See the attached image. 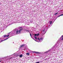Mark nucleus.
Listing matches in <instances>:
<instances>
[{
    "label": "nucleus",
    "instance_id": "obj_3",
    "mask_svg": "<svg viewBox=\"0 0 63 63\" xmlns=\"http://www.w3.org/2000/svg\"><path fill=\"white\" fill-rule=\"evenodd\" d=\"M47 32V30H45V29H44L42 31V33L43 34V35H44V34H46V33Z\"/></svg>",
    "mask_w": 63,
    "mask_h": 63
},
{
    "label": "nucleus",
    "instance_id": "obj_16",
    "mask_svg": "<svg viewBox=\"0 0 63 63\" xmlns=\"http://www.w3.org/2000/svg\"><path fill=\"white\" fill-rule=\"evenodd\" d=\"M19 55H20V54L19 53L16 56V57H18V56Z\"/></svg>",
    "mask_w": 63,
    "mask_h": 63
},
{
    "label": "nucleus",
    "instance_id": "obj_19",
    "mask_svg": "<svg viewBox=\"0 0 63 63\" xmlns=\"http://www.w3.org/2000/svg\"><path fill=\"white\" fill-rule=\"evenodd\" d=\"M63 38V35L61 37H60V39H61L62 38Z\"/></svg>",
    "mask_w": 63,
    "mask_h": 63
},
{
    "label": "nucleus",
    "instance_id": "obj_9",
    "mask_svg": "<svg viewBox=\"0 0 63 63\" xmlns=\"http://www.w3.org/2000/svg\"><path fill=\"white\" fill-rule=\"evenodd\" d=\"M56 47V45L55 46L53 47V49H54V50H55V48Z\"/></svg>",
    "mask_w": 63,
    "mask_h": 63
},
{
    "label": "nucleus",
    "instance_id": "obj_23",
    "mask_svg": "<svg viewBox=\"0 0 63 63\" xmlns=\"http://www.w3.org/2000/svg\"><path fill=\"white\" fill-rule=\"evenodd\" d=\"M30 33V35L31 36H31H32V35H31V33Z\"/></svg>",
    "mask_w": 63,
    "mask_h": 63
},
{
    "label": "nucleus",
    "instance_id": "obj_13",
    "mask_svg": "<svg viewBox=\"0 0 63 63\" xmlns=\"http://www.w3.org/2000/svg\"><path fill=\"white\" fill-rule=\"evenodd\" d=\"M19 56L20 58H21V57H22L23 55H22V54H21V55H19Z\"/></svg>",
    "mask_w": 63,
    "mask_h": 63
},
{
    "label": "nucleus",
    "instance_id": "obj_31",
    "mask_svg": "<svg viewBox=\"0 0 63 63\" xmlns=\"http://www.w3.org/2000/svg\"><path fill=\"white\" fill-rule=\"evenodd\" d=\"M10 59H11V58H10Z\"/></svg>",
    "mask_w": 63,
    "mask_h": 63
},
{
    "label": "nucleus",
    "instance_id": "obj_5",
    "mask_svg": "<svg viewBox=\"0 0 63 63\" xmlns=\"http://www.w3.org/2000/svg\"><path fill=\"white\" fill-rule=\"evenodd\" d=\"M25 46V44L21 45V46L19 47V49H20V48L21 47H24V46Z\"/></svg>",
    "mask_w": 63,
    "mask_h": 63
},
{
    "label": "nucleus",
    "instance_id": "obj_26",
    "mask_svg": "<svg viewBox=\"0 0 63 63\" xmlns=\"http://www.w3.org/2000/svg\"><path fill=\"white\" fill-rule=\"evenodd\" d=\"M13 23H15V22H13V23H12V24H13Z\"/></svg>",
    "mask_w": 63,
    "mask_h": 63
},
{
    "label": "nucleus",
    "instance_id": "obj_20",
    "mask_svg": "<svg viewBox=\"0 0 63 63\" xmlns=\"http://www.w3.org/2000/svg\"><path fill=\"white\" fill-rule=\"evenodd\" d=\"M7 36V35H5L3 36V37H6Z\"/></svg>",
    "mask_w": 63,
    "mask_h": 63
},
{
    "label": "nucleus",
    "instance_id": "obj_14",
    "mask_svg": "<svg viewBox=\"0 0 63 63\" xmlns=\"http://www.w3.org/2000/svg\"><path fill=\"white\" fill-rule=\"evenodd\" d=\"M49 22L50 24H52V21H49Z\"/></svg>",
    "mask_w": 63,
    "mask_h": 63
},
{
    "label": "nucleus",
    "instance_id": "obj_7",
    "mask_svg": "<svg viewBox=\"0 0 63 63\" xmlns=\"http://www.w3.org/2000/svg\"><path fill=\"white\" fill-rule=\"evenodd\" d=\"M33 52L34 53H36L37 54H40L41 53L40 52Z\"/></svg>",
    "mask_w": 63,
    "mask_h": 63
},
{
    "label": "nucleus",
    "instance_id": "obj_30",
    "mask_svg": "<svg viewBox=\"0 0 63 63\" xmlns=\"http://www.w3.org/2000/svg\"><path fill=\"white\" fill-rule=\"evenodd\" d=\"M55 20H56V19H55V20L54 21H55Z\"/></svg>",
    "mask_w": 63,
    "mask_h": 63
},
{
    "label": "nucleus",
    "instance_id": "obj_34",
    "mask_svg": "<svg viewBox=\"0 0 63 63\" xmlns=\"http://www.w3.org/2000/svg\"><path fill=\"white\" fill-rule=\"evenodd\" d=\"M21 28H22V27H21Z\"/></svg>",
    "mask_w": 63,
    "mask_h": 63
},
{
    "label": "nucleus",
    "instance_id": "obj_25",
    "mask_svg": "<svg viewBox=\"0 0 63 63\" xmlns=\"http://www.w3.org/2000/svg\"><path fill=\"white\" fill-rule=\"evenodd\" d=\"M40 63V62H37L35 63Z\"/></svg>",
    "mask_w": 63,
    "mask_h": 63
},
{
    "label": "nucleus",
    "instance_id": "obj_10",
    "mask_svg": "<svg viewBox=\"0 0 63 63\" xmlns=\"http://www.w3.org/2000/svg\"><path fill=\"white\" fill-rule=\"evenodd\" d=\"M24 31H26V32H29L30 31L29 30H27L26 29H24Z\"/></svg>",
    "mask_w": 63,
    "mask_h": 63
},
{
    "label": "nucleus",
    "instance_id": "obj_32",
    "mask_svg": "<svg viewBox=\"0 0 63 63\" xmlns=\"http://www.w3.org/2000/svg\"><path fill=\"white\" fill-rule=\"evenodd\" d=\"M1 5V4H0V5Z\"/></svg>",
    "mask_w": 63,
    "mask_h": 63
},
{
    "label": "nucleus",
    "instance_id": "obj_33",
    "mask_svg": "<svg viewBox=\"0 0 63 63\" xmlns=\"http://www.w3.org/2000/svg\"><path fill=\"white\" fill-rule=\"evenodd\" d=\"M56 19H57V18H56Z\"/></svg>",
    "mask_w": 63,
    "mask_h": 63
},
{
    "label": "nucleus",
    "instance_id": "obj_21",
    "mask_svg": "<svg viewBox=\"0 0 63 63\" xmlns=\"http://www.w3.org/2000/svg\"><path fill=\"white\" fill-rule=\"evenodd\" d=\"M58 13L57 12V13H55L54 14V15H57V14H58Z\"/></svg>",
    "mask_w": 63,
    "mask_h": 63
},
{
    "label": "nucleus",
    "instance_id": "obj_24",
    "mask_svg": "<svg viewBox=\"0 0 63 63\" xmlns=\"http://www.w3.org/2000/svg\"><path fill=\"white\" fill-rule=\"evenodd\" d=\"M50 25H49L48 26V28H49L50 27Z\"/></svg>",
    "mask_w": 63,
    "mask_h": 63
},
{
    "label": "nucleus",
    "instance_id": "obj_4",
    "mask_svg": "<svg viewBox=\"0 0 63 63\" xmlns=\"http://www.w3.org/2000/svg\"><path fill=\"white\" fill-rule=\"evenodd\" d=\"M23 29L22 28L19 29V34H20L21 33V32L23 30Z\"/></svg>",
    "mask_w": 63,
    "mask_h": 63
},
{
    "label": "nucleus",
    "instance_id": "obj_27",
    "mask_svg": "<svg viewBox=\"0 0 63 63\" xmlns=\"http://www.w3.org/2000/svg\"><path fill=\"white\" fill-rule=\"evenodd\" d=\"M13 55H16V54H13Z\"/></svg>",
    "mask_w": 63,
    "mask_h": 63
},
{
    "label": "nucleus",
    "instance_id": "obj_11",
    "mask_svg": "<svg viewBox=\"0 0 63 63\" xmlns=\"http://www.w3.org/2000/svg\"><path fill=\"white\" fill-rule=\"evenodd\" d=\"M8 39H9V38H7L6 39L4 40H2L1 41H0V43H1V42H3V41H5V40H7Z\"/></svg>",
    "mask_w": 63,
    "mask_h": 63
},
{
    "label": "nucleus",
    "instance_id": "obj_18",
    "mask_svg": "<svg viewBox=\"0 0 63 63\" xmlns=\"http://www.w3.org/2000/svg\"><path fill=\"white\" fill-rule=\"evenodd\" d=\"M26 54L27 55H29V53H27Z\"/></svg>",
    "mask_w": 63,
    "mask_h": 63
},
{
    "label": "nucleus",
    "instance_id": "obj_17",
    "mask_svg": "<svg viewBox=\"0 0 63 63\" xmlns=\"http://www.w3.org/2000/svg\"><path fill=\"white\" fill-rule=\"evenodd\" d=\"M60 16H62V15H61L59 16H58V17H60Z\"/></svg>",
    "mask_w": 63,
    "mask_h": 63
},
{
    "label": "nucleus",
    "instance_id": "obj_29",
    "mask_svg": "<svg viewBox=\"0 0 63 63\" xmlns=\"http://www.w3.org/2000/svg\"><path fill=\"white\" fill-rule=\"evenodd\" d=\"M62 14V16H63V14Z\"/></svg>",
    "mask_w": 63,
    "mask_h": 63
},
{
    "label": "nucleus",
    "instance_id": "obj_1",
    "mask_svg": "<svg viewBox=\"0 0 63 63\" xmlns=\"http://www.w3.org/2000/svg\"><path fill=\"white\" fill-rule=\"evenodd\" d=\"M39 33H38L37 34H34V38L35 39H36V40H39V41H36V40H34L35 41H36V42H42V41H43V38H40V39L39 38V37H38V39L37 38V36H39Z\"/></svg>",
    "mask_w": 63,
    "mask_h": 63
},
{
    "label": "nucleus",
    "instance_id": "obj_15",
    "mask_svg": "<svg viewBox=\"0 0 63 63\" xmlns=\"http://www.w3.org/2000/svg\"><path fill=\"white\" fill-rule=\"evenodd\" d=\"M52 50L51 49H50L48 51H47L45 52V53H47V52H48V51H50V50L51 51Z\"/></svg>",
    "mask_w": 63,
    "mask_h": 63
},
{
    "label": "nucleus",
    "instance_id": "obj_2",
    "mask_svg": "<svg viewBox=\"0 0 63 63\" xmlns=\"http://www.w3.org/2000/svg\"><path fill=\"white\" fill-rule=\"evenodd\" d=\"M16 33V31L15 30H14V31H13L12 32V33L11 34V36H14Z\"/></svg>",
    "mask_w": 63,
    "mask_h": 63
},
{
    "label": "nucleus",
    "instance_id": "obj_28",
    "mask_svg": "<svg viewBox=\"0 0 63 63\" xmlns=\"http://www.w3.org/2000/svg\"><path fill=\"white\" fill-rule=\"evenodd\" d=\"M33 39V40H35V39H34V38H32Z\"/></svg>",
    "mask_w": 63,
    "mask_h": 63
},
{
    "label": "nucleus",
    "instance_id": "obj_8",
    "mask_svg": "<svg viewBox=\"0 0 63 63\" xmlns=\"http://www.w3.org/2000/svg\"><path fill=\"white\" fill-rule=\"evenodd\" d=\"M16 34H18V30H16Z\"/></svg>",
    "mask_w": 63,
    "mask_h": 63
},
{
    "label": "nucleus",
    "instance_id": "obj_12",
    "mask_svg": "<svg viewBox=\"0 0 63 63\" xmlns=\"http://www.w3.org/2000/svg\"><path fill=\"white\" fill-rule=\"evenodd\" d=\"M11 33V32H10L9 33H8V34L7 36H6L7 37H8L9 36H10V33Z\"/></svg>",
    "mask_w": 63,
    "mask_h": 63
},
{
    "label": "nucleus",
    "instance_id": "obj_22",
    "mask_svg": "<svg viewBox=\"0 0 63 63\" xmlns=\"http://www.w3.org/2000/svg\"><path fill=\"white\" fill-rule=\"evenodd\" d=\"M9 57L8 56H7V57H5L4 58H7V57Z\"/></svg>",
    "mask_w": 63,
    "mask_h": 63
},
{
    "label": "nucleus",
    "instance_id": "obj_6",
    "mask_svg": "<svg viewBox=\"0 0 63 63\" xmlns=\"http://www.w3.org/2000/svg\"><path fill=\"white\" fill-rule=\"evenodd\" d=\"M33 52L34 53H36L37 54H40L41 53L40 52Z\"/></svg>",
    "mask_w": 63,
    "mask_h": 63
}]
</instances>
